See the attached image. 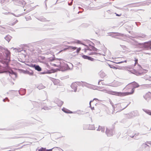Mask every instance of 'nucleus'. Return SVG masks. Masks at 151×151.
<instances>
[{"label": "nucleus", "mask_w": 151, "mask_h": 151, "mask_svg": "<svg viewBox=\"0 0 151 151\" xmlns=\"http://www.w3.org/2000/svg\"><path fill=\"white\" fill-rule=\"evenodd\" d=\"M124 89L126 91L125 93L127 96L133 94L134 91V89L132 88L129 84L126 86Z\"/></svg>", "instance_id": "nucleus-1"}, {"label": "nucleus", "mask_w": 151, "mask_h": 151, "mask_svg": "<svg viewBox=\"0 0 151 151\" xmlns=\"http://www.w3.org/2000/svg\"><path fill=\"white\" fill-rule=\"evenodd\" d=\"M67 49H69L71 50V51H73L75 50H76V51L73 53L74 56H76L78 55V54L79 53L80 51L81 50V47H76L73 46H69L68 48H65L64 50H66Z\"/></svg>", "instance_id": "nucleus-2"}, {"label": "nucleus", "mask_w": 151, "mask_h": 151, "mask_svg": "<svg viewBox=\"0 0 151 151\" xmlns=\"http://www.w3.org/2000/svg\"><path fill=\"white\" fill-rule=\"evenodd\" d=\"M123 83L121 82L114 81L112 83V86L114 87H118L122 86Z\"/></svg>", "instance_id": "nucleus-3"}, {"label": "nucleus", "mask_w": 151, "mask_h": 151, "mask_svg": "<svg viewBox=\"0 0 151 151\" xmlns=\"http://www.w3.org/2000/svg\"><path fill=\"white\" fill-rule=\"evenodd\" d=\"M6 54L7 56V58L6 59L5 61H4V62L6 64H8L10 61V53L9 51H7L6 53Z\"/></svg>", "instance_id": "nucleus-4"}, {"label": "nucleus", "mask_w": 151, "mask_h": 151, "mask_svg": "<svg viewBox=\"0 0 151 151\" xmlns=\"http://www.w3.org/2000/svg\"><path fill=\"white\" fill-rule=\"evenodd\" d=\"M144 98L148 101L151 100V93L149 92L147 93L144 96Z\"/></svg>", "instance_id": "nucleus-5"}, {"label": "nucleus", "mask_w": 151, "mask_h": 151, "mask_svg": "<svg viewBox=\"0 0 151 151\" xmlns=\"http://www.w3.org/2000/svg\"><path fill=\"white\" fill-rule=\"evenodd\" d=\"M129 84L134 89L138 87L139 86L138 84L135 82H134Z\"/></svg>", "instance_id": "nucleus-6"}, {"label": "nucleus", "mask_w": 151, "mask_h": 151, "mask_svg": "<svg viewBox=\"0 0 151 151\" xmlns=\"http://www.w3.org/2000/svg\"><path fill=\"white\" fill-rule=\"evenodd\" d=\"M113 93H115L116 95L119 96H127L125 92H114Z\"/></svg>", "instance_id": "nucleus-7"}, {"label": "nucleus", "mask_w": 151, "mask_h": 151, "mask_svg": "<svg viewBox=\"0 0 151 151\" xmlns=\"http://www.w3.org/2000/svg\"><path fill=\"white\" fill-rule=\"evenodd\" d=\"M56 103L59 106H61L63 104V101L59 99H57L56 101Z\"/></svg>", "instance_id": "nucleus-8"}, {"label": "nucleus", "mask_w": 151, "mask_h": 151, "mask_svg": "<svg viewBox=\"0 0 151 151\" xmlns=\"http://www.w3.org/2000/svg\"><path fill=\"white\" fill-rule=\"evenodd\" d=\"M62 111L66 113H70L71 114L73 113V112L70 110L66 109L65 108H63L62 109Z\"/></svg>", "instance_id": "nucleus-9"}, {"label": "nucleus", "mask_w": 151, "mask_h": 151, "mask_svg": "<svg viewBox=\"0 0 151 151\" xmlns=\"http://www.w3.org/2000/svg\"><path fill=\"white\" fill-rule=\"evenodd\" d=\"M97 130L99 131H101V132H104L105 130V128L103 127L99 126L97 129Z\"/></svg>", "instance_id": "nucleus-10"}, {"label": "nucleus", "mask_w": 151, "mask_h": 151, "mask_svg": "<svg viewBox=\"0 0 151 151\" xmlns=\"http://www.w3.org/2000/svg\"><path fill=\"white\" fill-rule=\"evenodd\" d=\"M148 45L149 46V49L150 50L151 49V41H149L147 42H145V45Z\"/></svg>", "instance_id": "nucleus-11"}, {"label": "nucleus", "mask_w": 151, "mask_h": 151, "mask_svg": "<svg viewBox=\"0 0 151 151\" xmlns=\"http://www.w3.org/2000/svg\"><path fill=\"white\" fill-rule=\"evenodd\" d=\"M106 133L108 136H109L112 135L111 134V132L109 129H106Z\"/></svg>", "instance_id": "nucleus-12"}, {"label": "nucleus", "mask_w": 151, "mask_h": 151, "mask_svg": "<svg viewBox=\"0 0 151 151\" xmlns=\"http://www.w3.org/2000/svg\"><path fill=\"white\" fill-rule=\"evenodd\" d=\"M35 68L36 70L39 71H40L41 70V68L39 65L35 66Z\"/></svg>", "instance_id": "nucleus-13"}, {"label": "nucleus", "mask_w": 151, "mask_h": 151, "mask_svg": "<svg viewBox=\"0 0 151 151\" xmlns=\"http://www.w3.org/2000/svg\"><path fill=\"white\" fill-rule=\"evenodd\" d=\"M84 45L86 47V48L82 50H83L84 51V52H86L87 51H91V50L88 48V47L87 45Z\"/></svg>", "instance_id": "nucleus-14"}, {"label": "nucleus", "mask_w": 151, "mask_h": 151, "mask_svg": "<svg viewBox=\"0 0 151 151\" xmlns=\"http://www.w3.org/2000/svg\"><path fill=\"white\" fill-rule=\"evenodd\" d=\"M82 57L84 59H88V60H91V57L85 55H82Z\"/></svg>", "instance_id": "nucleus-15"}, {"label": "nucleus", "mask_w": 151, "mask_h": 151, "mask_svg": "<svg viewBox=\"0 0 151 151\" xmlns=\"http://www.w3.org/2000/svg\"><path fill=\"white\" fill-rule=\"evenodd\" d=\"M38 151H45V148L42 147L38 150Z\"/></svg>", "instance_id": "nucleus-16"}, {"label": "nucleus", "mask_w": 151, "mask_h": 151, "mask_svg": "<svg viewBox=\"0 0 151 151\" xmlns=\"http://www.w3.org/2000/svg\"><path fill=\"white\" fill-rule=\"evenodd\" d=\"M134 59L135 61V65L138 64V59L136 58H135Z\"/></svg>", "instance_id": "nucleus-17"}, {"label": "nucleus", "mask_w": 151, "mask_h": 151, "mask_svg": "<svg viewBox=\"0 0 151 151\" xmlns=\"http://www.w3.org/2000/svg\"><path fill=\"white\" fill-rule=\"evenodd\" d=\"M106 92L107 93H113L114 92H113L111 91H109V90H107L106 91Z\"/></svg>", "instance_id": "nucleus-18"}, {"label": "nucleus", "mask_w": 151, "mask_h": 151, "mask_svg": "<svg viewBox=\"0 0 151 151\" xmlns=\"http://www.w3.org/2000/svg\"><path fill=\"white\" fill-rule=\"evenodd\" d=\"M146 113L149 115H151V111H147L146 112Z\"/></svg>", "instance_id": "nucleus-19"}, {"label": "nucleus", "mask_w": 151, "mask_h": 151, "mask_svg": "<svg viewBox=\"0 0 151 151\" xmlns=\"http://www.w3.org/2000/svg\"><path fill=\"white\" fill-rule=\"evenodd\" d=\"M94 54V53L93 52H91L88 53V55H93Z\"/></svg>", "instance_id": "nucleus-20"}, {"label": "nucleus", "mask_w": 151, "mask_h": 151, "mask_svg": "<svg viewBox=\"0 0 151 151\" xmlns=\"http://www.w3.org/2000/svg\"><path fill=\"white\" fill-rule=\"evenodd\" d=\"M76 43H78V44H81V42L79 40H77L76 41Z\"/></svg>", "instance_id": "nucleus-21"}, {"label": "nucleus", "mask_w": 151, "mask_h": 151, "mask_svg": "<svg viewBox=\"0 0 151 151\" xmlns=\"http://www.w3.org/2000/svg\"><path fill=\"white\" fill-rule=\"evenodd\" d=\"M45 151H52V150H46L45 149Z\"/></svg>", "instance_id": "nucleus-22"}, {"label": "nucleus", "mask_w": 151, "mask_h": 151, "mask_svg": "<svg viewBox=\"0 0 151 151\" xmlns=\"http://www.w3.org/2000/svg\"><path fill=\"white\" fill-rule=\"evenodd\" d=\"M101 81H99L98 83L99 84H100V83H101Z\"/></svg>", "instance_id": "nucleus-23"}, {"label": "nucleus", "mask_w": 151, "mask_h": 151, "mask_svg": "<svg viewBox=\"0 0 151 151\" xmlns=\"http://www.w3.org/2000/svg\"><path fill=\"white\" fill-rule=\"evenodd\" d=\"M121 14L119 15L118 14H116V15L117 16H121Z\"/></svg>", "instance_id": "nucleus-24"}, {"label": "nucleus", "mask_w": 151, "mask_h": 151, "mask_svg": "<svg viewBox=\"0 0 151 151\" xmlns=\"http://www.w3.org/2000/svg\"><path fill=\"white\" fill-rule=\"evenodd\" d=\"M123 62H118V63H122Z\"/></svg>", "instance_id": "nucleus-25"}, {"label": "nucleus", "mask_w": 151, "mask_h": 151, "mask_svg": "<svg viewBox=\"0 0 151 151\" xmlns=\"http://www.w3.org/2000/svg\"><path fill=\"white\" fill-rule=\"evenodd\" d=\"M92 101H90V103H89V104H90V106H91V102H92Z\"/></svg>", "instance_id": "nucleus-26"}, {"label": "nucleus", "mask_w": 151, "mask_h": 151, "mask_svg": "<svg viewBox=\"0 0 151 151\" xmlns=\"http://www.w3.org/2000/svg\"><path fill=\"white\" fill-rule=\"evenodd\" d=\"M15 24V23H14V24H12V25H13Z\"/></svg>", "instance_id": "nucleus-27"}]
</instances>
